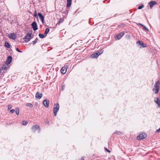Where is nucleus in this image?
Wrapping results in <instances>:
<instances>
[{
  "instance_id": "a878e982",
  "label": "nucleus",
  "mask_w": 160,
  "mask_h": 160,
  "mask_svg": "<svg viewBox=\"0 0 160 160\" xmlns=\"http://www.w3.org/2000/svg\"><path fill=\"white\" fill-rule=\"evenodd\" d=\"M15 112L17 115H18L19 113V110L18 108L16 109Z\"/></svg>"
},
{
  "instance_id": "c85d7f7f",
  "label": "nucleus",
  "mask_w": 160,
  "mask_h": 160,
  "mask_svg": "<svg viewBox=\"0 0 160 160\" xmlns=\"http://www.w3.org/2000/svg\"><path fill=\"white\" fill-rule=\"evenodd\" d=\"M143 28L146 31H149L148 29L146 26H144V27H143Z\"/></svg>"
},
{
  "instance_id": "cd10ccee",
  "label": "nucleus",
  "mask_w": 160,
  "mask_h": 160,
  "mask_svg": "<svg viewBox=\"0 0 160 160\" xmlns=\"http://www.w3.org/2000/svg\"><path fill=\"white\" fill-rule=\"evenodd\" d=\"M34 16L36 18H38V15H37V12H36V11H34Z\"/></svg>"
},
{
  "instance_id": "a211bd4d",
  "label": "nucleus",
  "mask_w": 160,
  "mask_h": 160,
  "mask_svg": "<svg viewBox=\"0 0 160 160\" xmlns=\"http://www.w3.org/2000/svg\"><path fill=\"white\" fill-rule=\"evenodd\" d=\"M8 65H7L6 64L3 65L2 68V69L3 70L7 69L8 68Z\"/></svg>"
},
{
  "instance_id": "dca6fc26",
  "label": "nucleus",
  "mask_w": 160,
  "mask_h": 160,
  "mask_svg": "<svg viewBox=\"0 0 160 160\" xmlns=\"http://www.w3.org/2000/svg\"><path fill=\"white\" fill-rule=\"evenodd\" d=\"M124 33L123 32L120 33L117 36V38L118 39H120L124 35Z\"/></svg>"
},
{
  "instance_id": "7ed1b4c3",
  "label": "nucleus",
  "mask_w": 160,
  "mask_h": 160,
  "mask_svg": "<svg viewBox=\"0 0 160 160\" xmlns=\"http://www.w3.org/2000/svg\"><path fill=\"white\" fill-rule=\"evenodd\" d=\"M32 33H28L24 38L25 42H28L32 38Z\"/></svg>"
},
{
  "instance_id": "1a4fd4ad",
  "label": "nucleus",
  "mask_w": 160,
  "mask_h": 160,
  "mask_svg": "<svg viewBox=\"0 0 160 160\" xmlns=\"http://www.w3.org/2000/svg\"><path fill=\"white\" fill-rule=\"evenodd\" d=\"M49 101L47 99H45L43 101V104L47 108L49 107Z\"/></svg>"
},
{
  "instance_id": "473e14b6",
  "label": "nucleus",
  "mask_w": 160,
  "mask_h": 160,
  "mask_svg": "<svg viewBox=\"0 0 160 160\" xmlns=\"http://www.w3.org/2000/svg\"><path fill=\"white\" fill-rule=\"evenodd\" d=\"M15 112V110L14 109H12V110H11L10 111V112L11 113H13L14 112Z\"/></svg>"
},
{
  "instance_id": "2f4dec72",
  "label": "nucleus",
  "mask_w": 160,
  "mask_h": 160,
  "mask_svg": "<svg viewBox=\"0 0 160 160\" xmlns=\"http://www.w3.org/2000/svg\"><path fill=\"white\" fill-rule=\"evenodd\" d=\"M12 108V106L10 105H9L8 107V110Z\"/></svg>"
},
{
  "instance_id": "72a5a7b5",
  "label": "nucleus",
  "mask_w": 160,
  "mask_h": 160,
  "mask_svg": "<svg viewBox=\"0 0 160 160\" xmlns=\"http://www.w3.org/2000/svg\"><path fill=\"white\" fill-rule=\"evenodd\" d=\"M16 50L18 52H22V51L19 50V49L18 48H17Z\"/></svg>"
},
{
  "instance_id": "f3484780",
  "label": "nucleus",
  "mask_w": 160,
  "mask_h": 160,
  "mask_svg": "<svg viewBox=\"0 0 160 160\" xmlns=\"http://www.w3.org/2000/svg\"><path fill=\"white\" fill-rule=\"evenodd\" d=\"M67 7H69L71 4V2H72V0H67Z\"/></svg>"
},
{
  "instance_id": "393cba45",
  "label": "nucleus",
  "mask_w": 160,
  "mask_h": 160,
  "mask_svg": "<svg viewBox=\"0 0 160 160\" xmlns=\"http://www.w3.org/2000/svg\"><path fill=\"white\" fill-rule=\"evenodd\" d=\"M38 40V38H37L35 40L32 42L33 45H34L37 42Z\"/></svg>"
},
{
  "instance_id": "4be33fe9",
  "label": "nucleus",
  "mask_w": 160,
  "mask_h": 160,
  "mask_svg": "<svg viewBox=\"0 0 160 160\" xmlns=\"http://www.w3.org/2000/svg\"><path fill=\"white\" fill-rule=\"evenodd\" d=\"M28 123V122L27 121H24L22 122V124L23 125H26Z\"/></svg>"
},
{
  "instance_id": "e433bc0d",
  "label": "nucleus",
  "mask_w": 160,
  "mask_h": 160,
  "mask_svg": "<svg viewBox=\"0 0 160 160\" xmlns=\"http://www.w3.org/2000/svg\"><path fill=\"white\" fill-rule=\"evenodd\" d=\"M105 149H106V150L107 151V152H110V151L107 148H105Z\"/></svg>"
},
{
  "instance_id": "58836bf2",
  "label": "nucleus",
  "mask_w": 160,
  "mask_h": 160,
  "mask_svg": "<svg viewBox=\"0 0 160 160\" xmlns=\"http://www.w3.org/2000/svg\"><path fill=\"white\" fill-rule=\"evenodd\" d=\"M2 68L0 69V74L2 73Z\"/></svg>"
},
{
  "instance_id": "ea45409f",
  "label": "nucleus",
  "mask_w": 160,
  "mask_h": 160,
  "mask_svg": "<svg viewBox=\"0 0 160 160\" xmlns=\"http://www.w3.org/2000/svg\"><path fill=\"white\" fill-rule=\"evenodd\" d=\"M142 47H145V45H142Z\"/></svg>"
},
{
  "instance_id": "f03ea898",
  "label": "nucleus",
  "mask_w": 160,
  "mask_h": 160,
  "mask_svg": "<svg viewBox=\"0 0 160 160\" xmlns=\"http://www.w3.org/2000/svg\"><path fill=\"white\" fill-rule=\"evenodd\" d=\"M59 108V105L58 103H57L55 105L54 109H53V113L54 115L55 116L57 115V113L58 111Z\"/></svg>"
},
{
  "instance_id": "4c0bfd02",
  "label": "nucleus",
  "mask_w": 160,
  "mask_h": 160,
  "mask_svg": "<svg viewBox=\"0 0 160 160\" xmlns=\"http://www.w3.org/2000/svg\"><path fill=\"white\" fill-rule=\"evenodd\" d=\"M139 24L142 27H144V25H143V24H141V23H139Z\"/></svg>"
},
{
  "instance_id": "423d86ee",
  "label": "nucleus",
  "mask_w": 160,
  "mask_h": 160,
  "mask_svg": "<svg viewBox=\"0 0 160 160\" xmlns=\"http://www.w3.org/2000/svg\"><path fill=\"white\" fill-rule=\"evenodd\" d=\"M31 25L34 31H36L38 29L37 24L35 22H33Z\"/></svg>"
},
{
  "instance_id": "6e6552de",
  "label": "nucleus",
  "mask_w": 160,
  "mask_h": 160,
  "mask_svg": "<svg viewBox=\"0 0 160 160\" xmlns=\"http://www.w3.org/2000/svg\"><path fill=\"white\" fill-rule=\"evenodd\" d=\"M42 96V94L41 93H40L39 92H37L36 93V95H35V97L38 99H41Z\"/></svg>"
},
{
  "instance_id": "412c9836",
  "label": "nucleus",
  "mask_w": 160,
  "mask_h": 160,
  "mask_svg": "<svg viewBox=\"0 0 160 160\" xmlns=\"http://www.w3.org/2000/svg\"><path fill=\"white\" fill-rule=\"evenodd\" d=\"M103 52V49L100 50H98L97 51L98 53V54H99V55L102 54Z\"/></svg>"
},
{
  "instance_id": "f8f14e48",
  "label": "nucleus",
  "mask_w": 160,
  "mask_h": 160,
  "mask_svg": "<svg viewBox=\"0 0 160 160\" xmlns=\"http://www.w3.org/2000/svg\"><path fill=\"white\" fill-rule=\"evenodd\" d=\"M38 15L40 19L41 20V21L42 23H44V17L42 14L40 12L38 13Z\"/></svg>"
},
{
  "instance_id": "b1692460",
  "label": "nucleus",
  "mask_w": 160,
  "mask_h": 160,
  "mask_svg": "<svg viewBox=\"0 0 160 160\" xmlns=\"http://www.w3.org/2000/svg\"><path fill=\"white\" fill-rule=\"evenodd\" d=\"M39 37L41 38H44V35L43 34H41V33H40L39 34Z\"/></svg>"
},
{
  "instance_id": "9d476101",
  "label": "nucleus",
  "mask_w": 160,
  "mask_h": 160,
  "mask_svg": "<svg viewBox=\"0 0 160 160\" xmlns=\"http://www.w3.org/2000/svg\"><path fill=\"white\" fill-rule=\"evenodd\" d=\"M154 101L157 104L158 107H160V100L158 98H155Z\"/></svg>"
},
{
  "instance_id": "7c9ffc66",
  "label": "nucleus",
  "mask_w": 160,
  "mask_h": 160,
  "mask_svg": "<svg viewBox=\"0 0 160 160\" xmlns=\"http://www.w3.org/2000/svg\"><path fill=\"white\" fill-rule=\"evenodd\" d=\"M63 19H61L59 21V22H58V23H62V22H63Z\"/></svg>"
},
{
  "instance_id": "2eb2a0df",
  "label": "nucleus",
  "mask_w": 160,
  "mask_h": 160,
  "mask_svg": "<svg viewBox=\"0 0 160 160\" xmlns=\"http://www.w3.org/2000/svg\"><path fill=\"white\" fill-rule=\"evenodd\" d=\"M156 3L157 2L155 1H152L150 2L149 3L150 8L152 9L153 6L156 4Z\"/></svg>"
},
{
  "instance_id": "ddd939ff",
  "label": "nucleus",
  "mask_w": 160,
  "mask_h": 160,
  "mask_svg": "<svg viewBox=\"0 0 160 160\" xmlns=\"http://www.w3.org/2000/svg\"><path fill=\"white\" fill-rule=\"evenodd\" d=\"M8 37L11 39L13 40H15L17 38L16 35L14 33H11L8 35Z\"/></svg>"
},
{
  "instance_id": "c756f323",
  "label": "nucleus",
  "mask_w": 160,
  "mask_h": 160,
  "mask_svg": "<svg viewBox=\"0 0 160 160\" xmlns=\"http://www.w3.org/2000/svg\"><path fill=\"white\" fill-rule=\"evenodd\" d=\"M27 106H30V107L32 108V107L33 106L32 104L29 103L27 104Z\"/></svg>"
},
{
  "instance_id": "0eeeda50",
  "label": "nucleus",
  "mask_w": 160,
  "mask_h": 160,
  "mask_svg": "<svg viewBox=\"0 0 160 160\" xmlns=\"http://www.w3.org/2000/svg\"><path fill=\"white\" fill-rule=\"evenodd\" d=\"M146 137V135L145 134H140L137 137V139L138 140H140L142 139L145 138Z\"/></svg>"
},
{
  "instance_id": "bb28decb",
  "label": "nucleus",
  "mask_w": 160,
  "mask_h": 160,
  "mask_svg": "<svg viewBox=\"0 0 160 160\" xmlns=\"http://www.w3.org/2000/svg\"><path fill=\"white\" fill-rule=\"evenodd\" d=\"M144 7V5H142L140 6H139L138 7V9H142V8H143V7Z\"/></svg>"
},
{
  "instance_id": "f257e3e1",
  "label": "nucleus",
  "mask_w": 160,
  "mask_h": 160,
  "mask_svg": "<svg viewBox=\"0 0 160 160\" xmlns=\"http://www.w3.org/2000/svg\"><path fill=\"white\" fill-rule=\"evenodd\" d=\"M160 85V81H158L155 83L154 85V88L152 90L154 92L155 94H157L159 90Z\"/></svg>"
},
{
  "instance_id": "c9c22d12",
  "label": "nucleus",
  "mask_w": 160,
  "mask_h": 160,
  "mask_svg": "<svg viewBox=\"0 0 160 160\" xmlns=\"http://www.w3.org/2000/svg\"><path fill=\"white\" fill-rule=\"evenodd\" d=\"M156 132H160V128L156 130Z\"/></svg>"
},
{
  "instance_id": "f704fd0d",
  "label": "nucleus",
  "mask_w": 160,
  "mask_h": 160,
  "mask_svg": "<svg viewBox=\"0 0 160 160\" xmlns=\"http://www.w3.org/2000/svg\"><path fill=\"white\" fill-rule=\"evenodd\" d=\"M114 133H116L117 134H120L121 133V132L119 131H118V132H115Z\"/></svg>"
},
{
  "instance_id": "6ab92c4d",
  "label": "nucleus",
  "mask_w": 160,
  "mask_h": 160,
  "mask_svg": "<svg viewBox=\"0 0 160 160\" xmlns=\"http://www.w3.org/2000/svg\"><path fill=\"white\" fill-rule=\"evenodd\" d=\"M5 46L7 48H10V45L7 42H6L5 43Z\"/></svg>"
},
{
  "instance_id": "aec40b11",
  "label": "nucleus",
  "mask_w": 160,
  "mask_h": 160,
  "mask_svg": "<svg viewBox=\"0 0 160 160\" xmlns=\"http://www.w3.org/2000/svg\"><path fill=\"white\" fill-rule=\"evenodd\" d=\"M50 30V29L49 28H47L46 30L44 32V34L46 35L47 33H48Z\"/></svg>"
},
{
  "instance_id": "9b49d317",
  "label": "nucleus",
  "mask_w": 160,
  "mask_h": 160,
  "mask_svg": "<svg viewBox=\"0 0 160 160\" xmlns=\"http://www.w3.org/2000/svg\"><path fill=\"white\" fill-rule=\"evenodd\" d=\"M12 58L11 57L9 56L8 57V59L6 62V64L7 65L9 64L12 62Z\"/></svg>"
},
{
  "instance_id": "39448f33",
  "label": "nucleus",
  "mask_w": 160,
  "mask_h": 160,
  "mask_svg": "<svg viewBox=\"0 0 160 160\" xmlns=\"http://www.w3.org/2000/svg\"><path fill=\"white\" fill-rule=\"evenodd\" d=\"M68 67V66L66 64H65L64 67H62L61 70V73L62 74H65L67 72Z\"/></svg>"
},
{
  "instance_id": "20e7f679",
  "label": "nucleus",
  "mask_w": 160,
  "mask_h": 160,
  "mask_svg": "<svg viewBox=\"0 0 160 160\" xmlns=\"http://www.w3.org/2000/svg\"><path fill=\"white\" fill-rule=\"evenodd\" d=\"M32 129L33 132H35L37 131L39 132L40 131V128L39 126L36 125L32 127Z\"/></svg>"
},
{
  "instance_id": "5701e85b",
  "label": "nucleus",
  "mask_w": 160,
  "mask_h": 160,
  "mask_svg": "<svg viewBox=\"0 0 160 160\" xmlns=\"http://www.w3.org/2000/svg\"><path fill=\"white\" fill-rule=\"evenodd\" d=\"M137 43L139 44V45H144V44L142 43L140 41H138L137 42Z\"/></svg>"
},
{
  "instance_id": "4468645a",
  "label": "nucleus",
  "mask_w": 160,
  "mask_h": 160,
  "mask_svg": "<svg viewBox=\"0 0 160 160\" xmlns=\"http://www.w3.org/2000/svg\"><path fill=\"white\" fill-rule=\"evenodd\" d=\"M99 56V54L97 52L92 54L91 56V57L92 58H95L98 57Z\"/></svg>"
}]
</instances>
